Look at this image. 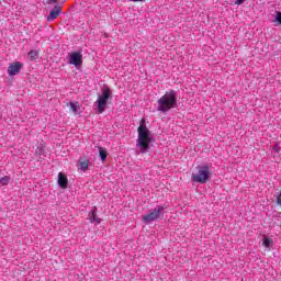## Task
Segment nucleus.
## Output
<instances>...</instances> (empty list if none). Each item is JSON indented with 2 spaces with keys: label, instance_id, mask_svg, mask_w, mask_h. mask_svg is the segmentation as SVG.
Segmentation results:
<instances>
[{
  "label": "nucleus",
  "instance_id": "f257e3e1",
  "mask_svg": "<svg viewBox=\"0 0 281 281\" xmlns=\"http://www.w3.org/2000/svg\"><path fill=\"white\" fill-rule=\"evenodd\" d=\"M175 106H177V91L168 90L158 100V111L168 113V111L175 109Z\"/></svg>",
  "mask_w": 281,
  "mask_h": 281
},
{
  "label": "nucleus",
  "instance_id": "f03ea898",
  "mask_svg": "<svg viewBox=\"0 0 281 281\" xmlns=\"http://www.w3.org/2000/svg\"><path fill=\"white\" fill-rule=\"evenodd\" d=\"M137 132L138 146L142 148V150H148V148H150V143L153 142V139L150 138V132H148V127H146V120H140Z\"/></svg>",
  "mask_w": 281,
  "mask_h": 281
},
{
  "label": "nucleus",
  "instance_id": "7ed1b4c3",
  "mask_svg": "<svg viewBox=\"0 0 281 281\" xmlns=\"http://www.w3.org/2000/svg\"><path fill=\"white\" fill-rule=\"evenodd\" d=\"M165 210H168L167 205H158L155 209L150 210L147 214L143 216L144 223L148 225L149 223L164 218Z\"/></svg>",
  "mask_w": 281,
  "mask_h": 281
},
{
  "label": "nucleus",
  "instance_id": "20e7f679",
  "mask_svg": "<svg viewBox=\"0 0 281 281\" xmlns=\"http://www.w3.org/2000/svg\"><path fill=\"white\" fill-rule=\"evenodd\" d=\"M210 175H212L210 167L207 165H204L198 169L196 173H193V181L195 183H207V181L210 180Z\"/></svg>",
  "mask_w": 281,
  "mask_h": 281
},
{
  "label": "nucleus",
  "instance_id": "39448f33",
  "mask_svg": "<svg viewBox=\"0 0 281 281\" xmlns=\"http://www.w3.org/2000/svg\"><path fill=\"white\" fill-rule=\"evenodd\" d=\"M111 100V89L105 87L102 89V94L98 97L97 108L99 113H104L106 111V102Z\"/></svg>",
  "mask_w": 281,
  "mask_h": 281
},
{
  "label": "nucleus",
  "instance_id": "423d86ee",
  "mask_svg": "<svg viewBox=\"0 0 281 281\" xmlns=\"http://www.w3.org/2000/svg\"><path fill=\"white\" fill-rule=\"evenodd\" d=\"M68 63L69 65H74L77 69L82 67V53L72 52L68 54Z\"/></svg>",
  "mask_w": 281,
  "mask_h": 281
},
{
  "label": "nucleus",
  "instance_id": "0eeeda50",
  "mask_svg": "<svg viewBox=\"0 0 281 281\" xmlns=\"http://www.w3.org/2000/svg\"><path fill=\"white\" fill-rule=\"evenodd\" d=\"M21 69H23V64L21 61H14L9 65L8 74L9 76H16V74H21Z\"/></svg>",
  "mask_w": 281,
  "mask_h": 281
},
{
  "label": "nucleus",
  "instance_id": "6e6552de",
  "mask_svg": "<svg viewBox=\"0 0 281 281\" xmlns=\"http://www.w3.org/2000/svg\"><path fill=\"white\" fill-rule=\"evenodd\" d=\"M61 12L63 8L60 5H55L47 18L48 21H55V19H58V16H60Z\"/></svg>",
  "mask_w": 281,
  "mask_h": 281
},
{
  "label": "nucleus",
  "instance_id": "1a4fd4ad",
  "mask_svg": "<svg viewBox=\"0 0 281 281\" xmlns=\"http://www.w3.org/2000/svg\"><path fill=\"white\" fill-rule=\"evenodd\" d=\"M67 183H69L67 176H65V173H63V172H59L58 173V186H60V188H63L65 190L67 188Z\"/></svg>",
  "mask_w": 281,
  "mask_h": 281
},
{
  "label": "nucleus",
  "instance_id": "9d476101",
  "mask_svg": "<svg viewBox=\"0 0 281 281\" xmlns=\"http://www.w3.org/2000/svg\"><path fill=\"white\" fill-rule=\"evenodd\" d=\"M79 165H80L81 170H83V172L89 170V160L87 158L80 157Z\"/></svg>",
  "mask_w": 281,
  "mask_h": 281
},
{
  "label": "nucleus",
  "instance_id": "9b49d317",
  "mask_svg": "<svg viewBox=\"0 0 281 281\" xmlns=\"http://www.w3.org/2000/svg\"><path fill=\"white\" fill-rule=\"evenodd\" d=\"M98 149H99V156L101 158V161H106V157H109V151H106V148L98 147Z\"/></svg>",
  "mask_w": 281,
  "mask_h": 281
},
{
  "label": "nucleus",
  "instance_id": "f8f14e48",
  "mask_svg": "<svg viewBox=\"0 0 281 281\" xmlns=\"http://www.w3.org/2000/svg\"><path fill=\"white\" fill-rule=\"evenodd\" d=\"M91 216L89 217L90 223H97V225H100L102 223V220L95 215V211L90 212Z\"/></svg>",
  "mask_w": 281,
  "mask_h": 281
},
{
  "label": "nucleus",
  "instance_id": "ddd939ff",
  "mask_svg": "<svg viewBox=\"0 0 281 281\" xmlns=\"http://www.w3.org/2000/svg\"><path fill=\"white\" fill-rule=\"evenodd\" d=\"M262 245L266 247V249H271V245H273V239H271V237H263Z\"/></svg>",
  "mask_w": 281,
  "mask_h": 281
},
{
  "label": "nucleus",
  "instance_id": "4468645a",
  "mask_svg": "<svg viewBox=\"0 0 281 281\" xmlns=\"http://www.w3.org/2000/svg\"><path fill=\"white\" fill-rule=\"evenodd\" d=\"M70 109L72 111V113H78V109H80V104H78V102H70Z\"/></svg>",
  "mask_w": 281,
  "mask_h": 281
},
{
  "label": "nucleus",
  "instance_id": "2eb2a0df",
  "mask_svg": "<svg viewBox=\"0 0 281 281\" xmlns=\"http://www.w3.org/2000/svg\"><path fill=\"white\" fill-rule=\"evenodd\" d=\"M10 183V177L4 176L0 178V186H8Z\"/></svg>",
  "mask_w": 281,
  "mask_h": 281
},
{
  "label": "nucleus",
  "instance_id": "dca6fc26",
  "mask_svg": "<svg viewBox=\"0 0 281 281\" xmlns=\"http://www.w3.org/2000/svg\"><path fill=\"white\" fill-rule=\"evenodd\" d=\"M29 58H30L31 60H36V58H38V52H36V50H31V52L29 53Z\"/></svg>",
  "mask_w": 281,
  "mask_h": 281
},
{
  "label": "nucleus",
  "instance_id": "f3484780",
  "mask_svg": "<svg viewBox=\"0 0 281 281\" xmlns=\"http://www.w3.org/2000/svg\"><path fill=\"white\" fill-rule=\"evenodd\" d=\"M276 14V21L278 22L279 25H281V12L277 11Z\"/></svg>",
  "mask_w": 281,
  "mask_h": 281
},
{
  "label": "nucleus",
  "instance_id": "a211bd4d",
  "mask_svg": "<svg viewBox=\"0 0 281 281\" xmlns=\"http://www.w3.org/2000/svg\"><path fill=\"white\" fill-rule=\"evenodd\" d=\"M277 205L281 207V192L277 195Z\"/></svg>",
  "mask_w": 281,
  "mask_h": 281
},
{
  "label": "nucleus",
  "instance_id": "6ab92c4d",
  "mask_svg": "<svg viewBox=\"0 0 281 281\" xmlns=\"http://www.w3.org/2000/svg\"><path fill=\"white\" fill-rule=\"evenodd\" d=\"M235 3L236 5H243V3H245V0H236Z\"/></svg>",
  "mask_w": 281,
  "mask_h": 281
},
{
  "label": "nucleus",
  "instance_id": "aec40b11",
  "mask_svg": "<svg viewBox=\"0 0 281 281\" xmlns=\"http://www.w3.org/2000/svg\"><path fill=\"white\" fill-rule=\"evenodd\" d=\"M48 3H58V0H48Z\"/></svg>",
  "mask_w": 281,
  "mask_h": 281
}]
</instances>
